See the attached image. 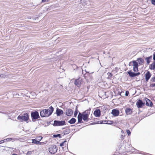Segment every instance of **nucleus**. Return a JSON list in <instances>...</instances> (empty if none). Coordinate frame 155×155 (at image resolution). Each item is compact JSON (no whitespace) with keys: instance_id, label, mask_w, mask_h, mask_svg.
I'll use <instances>...</instances> for the list:
<instances>
[{"instance_id":"ea45409f","label":"nucleus","mask_w":155,"mask_h":155,"mask_svg":"<svg viewBox=\"0 0 155 155\" xmlns=\"http://www.w3.org/2000/svg\"><path fill=\"white\" fill-rule=\"evenodd\" d=\"M108 74H109L108 75L110 77H111L113 75L111 73H108Z\"/></svg>"},{"instance_id":"37998d69","label":"nucleus","mask_w":155,"mask_h":155,"mask_svg":"<svg viewBox=\"0 0 155 155\" xmlns=\"http://www.w3.org/2000/svg\"><path fill=\"white\" fill-rule=\"evenodd\" d=\"M153 59L155 61V53L153 54Z\"/></svg>"},{"instance_id":"c9c22d12","label":"nucleus","mask_w":155,"mask_h":155,"mask_svg":"<svg viewBox=\"0 0 155 155\" xmlns=\"http://www.w3.org/2000/svg\"><path fill=\"white\" fill-rule=\"evenodd\" d=\"M32 153L31 151H28L26 154V155H30Z\"/></svg>"},{"instance_id":"e433bc0d","label":"nucleus","mask_w":155,"mask_h":155,"mask_svg":"<svg viewBox=\"0 0 155 155\" xmlns=\"http://www.w3.org/2000/svg\"><path fill=\"white\" fill-rule=\"evenodd\" d=\"M129 92L128 91H126L125 92V95L126 96H127L129 94Z\"/></svg>"},{"instance_id":"a19ab883","label":"nucleus","mask_w":155,"mask_h":155,"mask_svg":"<svg viewBox=\"0 0 155 155\" xmlns=\"http://www.w3.org/2000/svg\"><path fill=\"white\" fill-rule=\"evenodd\" d=\"M48 1L49 0H42V2H48Z\"/></svg>"},{"instance_id":"4468645a","label":"nucleus","mask_w":155,"mask_h":155,"mask_svg":"<svg viewBox=\"0 0 155 155\" xmlns=\"http://www.w3.org/2000/svg\"><path fill=\"white\" fill-rule=\"evenodd\" d=\"M73 113V110L71 109H67L66 111V114L67 116H70L72 115Z\"/></svg>"},{"instance_id":"9b49d317","label":"nucleus","mask_w":155,"mask_h":155,"mask_svg":"<svg viewBox=\"0 0 155 155\" xmlns=\"http://www.w3.org/2000/svg\"><path fill=\"white\" fill-rule=\"evenodd\" d=\"M82 82V79L79 78L75 80L74 84L75 85L78 87H80Z\"/></svg>"},{"instance_id":"5701e85b","label":"nucleus","mask_w":155,"mask_h":155,"mask_svg":"<svg viewBox=\"0 0 155 155\" xmlns=\"http://www.w3.org/2000/svg\"><path fill=\"white\" fill-rule=\"evenodd\" d=\"M132 62L133 64V67L138 68V64L136 61H132Z\"/></svg>"},{"instance_id":"393cba45","label":"nucleus","mask_w":155,"mask_h":155,"mask_svg":"<svg viewBox=\"0 0 155 155\" xmlns=\"http://www.w3.org/2000/svg\"><path fill=\"white\" fill-rule=\"evenodd\" d=\"M32 143L38 144L39 143V141H38L37 140L35 139H32Z\"/></svg>"},{"instance_id":"f03ea898","label":"nucleus","mask_w":155,"mask_h":155,"mask_svg":"<svg viewBox=\"0 0 155 155\" xmlns=\"http://www.w3.org/2000/svg\"><path fill=\"white\" fill-rule=\"evenodd\" d=\"M54 110V108L51 106L49 109H45L40 112V115L41 117H48L52 113Z\"/></svg>"},{"instance_id":"aec40b11","label":"nucleus","mask_w":155,"mask_h":155,"mask_svg":"<svg viewBox=\"0 0 155 155\" xmlns=\"http://www.w3.org/2000/svg\"><path fill=\"white\" fill-rule=\"evenodd\" d=\"M149 68L151 70H154L155 69V61L153 62L150 65Z\"/></svg>"},{"instance_id":"a18cd8bd","label":"nucleus","mask_w":155,"mask_h":155,"mask_svg":"<svg viewBox=\"0 0 155 155\" xmlns=\"http://www.w3.org/2000/svg\"><path fill=\"white\" fill-rule=\"evenodd\" d=\"M97 124L96 122H93L90 124V125H94Z\"/></svg>"},{"instance_id":"6ab92c4d","label":"nucleus","mask_w":155,"mask_h":155,"mask_svg":"<svg viewBox=\"0 0 155 155\" xmlns=\"http://www.w3.org/2000/svg\"><path fill=\"white\" fill-rule=\"evenodd\" d=\"M137 61H138L140 65H142L144 63V60L141 58H138L137 59Z\"/></svg>"},{"instance_id":"8fccbe9b","label":"nucleus","mask_w":155,"mask_h":155,"mask_svg":"<svg viewBox=\"0 0 155 155\" xmlns=\"http://www.w3.org/2000/svg\"><path fill=\"white\" fill-rule=\"evenodd\" d=\"M74 126L73 125H71V126Z\"/></svg>"},{"instance_id":"6e6552de","label":"nucleus","mask_w":155,"mask_h":155,"mask_svg":"<svg viewBox=\"0 0 155 155\" xmlns=\"http://www.w3.org/2000/svg\"><path fill=\"white\" fill-rule=\"evenodd\" d=\"M145 104V102H144L141 100L139 99L136 102V105L138 108H142Z\"/></svg>"},{"instance_id":"f3484780","label":"nucleus","mask_w":155,"mask_h":155,"mask_svg":"<svg viewBox=\"0 0 155 155\" xmlns=\"http://www.w3.org/2000/svg\"><path fill=\"white\" fill-rule=\"evenodd\" d=\"M152 58V56H150L149 57H146L145 59L146 61L147 64H149L150 63L151 60Z\"/></svg>"},{"instance_id":"39448f33","label":"nucleus","mask_w":155,"mask_h":155,"mask_svg":"<svg viewBox=\"0 0 155 155\" xmlns=\"http://www.w3.org/2000/svg\"><path fill=\"white\" fill-rule=\"evenodd\" d=\"M65 120H55L54 121V124H53L54 127L62 126L65 124Z\"/></svg>"},{"instance_id":"4be33fe9","label":"nucleus","mask_w":155,"mask_h":155,"mask_svg":"<svg viewBox=\"0 0 155 155\" xmlns=\"http://www.w3.org/2000/svg\"><path fill=\"white\" fill-rule=\"evenodd\" d=\"M70 132V129L69 128H67L65 130H64L63 131V134L64 135H66L69 134Z\"/></svg>"},{"instance_id":"ddd939ff","label":"nucleus","mask_w":155,"mask_h":155,"mask_svg":"<svg viewBox=\"0 0 155 155\" xmlns=\"http://www.w3.org/2000/svg\"><path fill=\"white\" fill-rule=\"evenodd\" d=\"M151 76V74L150 72L149 71H147L145 74V79L146 81H148L150 79Z\"/></svg>"},{"instance_id":"473e14b6","label":"nucleus","mask_w":155,"mask_h":155,"mask_svg":"<svg viewBox=\"0 0 155 155\" xmlns=\"http://www.w3.org/2000/svg\"><path fill=\"white\" fill-rule=\"evenodd\" d=\"M150 87H155V83L151 84L150 85Z\"/></svg>"},{"instance_id":"58836bf2","label":"nucleus","mask_w":155,"mask_h":155,"mask_svg":"<svg viewBox=\"0 0 155 155\" xmlns=\"http://www.w3.org/2000/svg\"><path fill=\"white\" fill-rule=\"evenodd\" d=\"M45 143L44 142H40V141L39 142V143H38V144H39V145H42L43 144H44Z\"/></svg>"},{"instance_id":"2eb2a0df","label":"nucleus","mask_w":155,"mask_h":155,"mask_svg":"<svg viewBox=\"0 0 155 155\" xmlns=\"http://www.w3.org/2000/svg\"><path fill=\"white\" fill-rule=\"evenodd\" d=\"M64 113L63 111L57 107L56 110V114L57 116H59L63 114Z\"/></svg>"},{"instance_id":"a211bd4d","label":"nucleus","mask_w":155,"mask_h":155,"mask_svg":"<svg viewBox=\"0 0 155 155\" xmlns=\"http://www.w3.org/2000/svg\"><path fill=\"white\" fill-rule=\"evenodd\" d=\"M16 140H17V139L15 138H8L4 139L5 142H6L10 141H11L13 142L15 141Z\"/></svg>"},{"instance_id":"1a4fd4ad","label":"nucleus","mask_w":155,"mask_h":155,"mask_svg":"<svg viewBox=\"0 0 155 155\" xmlns=\"http://www.w3.org/2000/svg\"><path fill=\"white\" fill-rule=\"evenodd\" d=\"M144 101L145 102V104L147 106L152 107L153 105V103L152 101L147 98H145L144 99Z\"/></svg>"},{"instance_id":"49530a36","label":"nucleus","mask_w":155,"mask_h":155,"mask_svg":"<svg viewBox=\"0 0 155 155\" xmlns=\"http://www.w3.org/2000/svg\"><path fill=\"white\" fill-rule=\"evenodd\" d=\"M85 71H86V73H88L92 74V73H93V72L90 73H89V72H87V71H86V70H85Z\"/></svg>"},{"instance_id":"3c124183","label":"nucleus","mask_w":155,"mask_h":155,"mask_svg":"<svg viewBox=\"0 0 155 155\" xmlns=\"http://www.w3.org/2000/svg\"><path fill=\"white\" fill-rule=\"evenodd\" d=\"M115 155V154H114V155Z\"/></svg>"},{"instance_id":"de8ad7c7","label":"nucleus","mask_w":155,"mask_h":155,"mask_svg":"<svg viewBox=\"0 0 155 155\" xmlns=\"http://www.w3.org/2000/svg\"><path fill=\"white\" fill-rule=\"evenodd\" d=\"M132 62H130V63H129V66H130V64H131L132 63Z\"/></svg>"},{"instance_id":"9d476101","label":"nucleus","mask_w":155,"mask_h":155,"mask_svg":"<svg viewBox=\"0 0 155 155\" xmlns=\"http://www.w3.org/2000/svg\"><path fill=\"white\" fill-rule=\"evenodd\" d=\"M111 113L114 117H117L119 115L120 111L117 109H114L112 110Z\"/></svg>"},{"instance_id":"79ce46f5","label":"nucleus","mask_w":155,"mask_h":155,"mask_svg":"<svg viewBox=\"0 0 155 155\" xmlns=\"http://www.w3.org/2000/svg\"><path fill=\"white\" fill-rule=\"evenodd\" d=\"M4 140H2L1 141H0V144L3 143H4Z\"/></svg>"},{"instance_id":"7ed1b4c3","label":"nucleus","mask_w":155,"mask_h":155,"mask_svg":"<svg viewBox=\"0 0 155 155\" xmlns=\"http://www.w3.org/2000/svg\"><path fill=\"white\" fill-rule=\"evenodd\" d=\"M17 119L21 122L26 121L29 119V115L27 113L21 114L18 116Z\"/></svg>"},{"instance_id":"f257e3e1","label":"nucleus","mask_w":155,"mask_h":155,"mask_svg":"<svg viewBox=\"0 0 155 155\" xmlns=\"http://www.w3.org/2000/svg\"><path fill=\"white\" fill-rule=\"evenodd\" d=\"M91 109L89 108L87 110L84 111L82 113L79 112L78 116V123H83L82 121L83 119L84 121H88L89 120L88 118L90 114Z\"/></svg>"},{"instance_id":"f704fd0d","label":"nucleus","mask_w":155,"mask_h":155,"mask_svg":"<svg viewBox=\"0 0 155 155\" xmlns=\"http://www.w3.org/2000/svg\"><path fill=\"white\" fill-rule=\"evenodd\" d=\"M38 141H39V142L42 139V137H41V136H39L38 137Z\"/></svg>"},{"instance_id":"c756f323","label":"nucleus","mask_w":155,"mask_h":155,"mask_svg":"<svg viewBox=\"0 0 155 155\" xmlns=\"http://www.w3.org/2000/svg\"><path fill=\"white\" fill-rule=\"evenodd\" d=\"M126 132L128 136H130L131 134V132L129 130H126Z\"/></svg>"},{"instance_id":"20e7f679","label":"nucleus","mask_w":155,"mask_h":155,"mask_svg":"<svg viewBox=\"0 0 155 155\" xmlns=\"http://www.w3.org/2000/svg\"><path fill=\"white\" fill-rule=\"evenodd\" d=\"M133 71L135 72H134L131 71L130 70L127 72L129 76L130 77H134L136 76H138L140 74V73L138 72L137 73H135L138 71V68L133 67Z\"/></svg>"},{"instance_id":"2f4dec72","label":"nucleus","mask_w":155,"mask_h":155,"mask_svg":"<svg viewBox=\"0 0 155 155\" xmlns=\"http://www.w3.org/2000/svg\"><path fill=\"white\" fill-rule=\"evenodd\" d=\"M150 81L152 82H155V77L152 78Z\"/></svg>"},{"instance_id":"dca6fc26","label":"nucleus","mask_w":155,"mask_h":155,"mask_svg":"<svg viewBox=\"0 0 155 155\" xmlns=\"http://www.w3.org/2000/svg\"><path fill=\"white\" fill-rule=\"evenodd\" d=\"M125 112L127 115L133 113L132 109L130 108L127 107L125 109Z\"/></svg>"},{"instance_id":"4c0bfd02","label":"nucleus","mask_w":155,"mask_h":155,"mask_svg":"<svg viewBox=\"0 0 155 155\" xmlns=\"http://www.w3.org/2000/svg\"><path fill=\"white\" fill-rule=\"evenodd\" d=\"M140 153V154H143V155H147L148 154V153H145V152H143V153Z\"/></svg>"},{"instance_id":"bb28decb","label":"nucleus","mask_w":155,"mask_h":155,"mask_svg":"<svg viewBox=\"0 0 155 155\" xmlns=\"http://www.w3.org/2000/svg\"><path fill=\"white\" fill-rule=\"evenodd\" d=\"M7 75L6 74H0V77L2 78H5V77H7Z\"/></svg>"},{"instance_id":"7c9ffc66","label":"nucleus","mask_w":155,"mask_h":155,"mask_svg":"<svg viewBox=\"0 0 155 155\" xmlns=\"http://www.w3.org/2000/svg\"><path fill=\"white\" fill-rule=\"evenodd\" d=\"M96 123L97 124H102L103 123V120L98 121L96 122Z\"/></svg>"},{"instance_id":"0eeeda50","label":"nucleus","mask_w":155,"mask_h":155,"mask_svg":"<svg viewBox=\"0 0 155 155\" xmlns=\"http://www.w3.org/2000/svg\"><path fill=\"white\" fill-rule=\"evenodd\" d=\"M58 150L57 146L55 145H52L50 146L49 148V153L51 154H54L57 152Z\"/></svg>"},{"instance_id":"cd10ccee","label":"nucleus","mask_w":155,"mask_h":155,"mask_svg":"<svg viewBox=\"0 0 155 155\" xmlns=\"http://www.w3.org/2000/svg\"><path fill=\"white\" fill-rule=\"evenodd\" d=\"M67 142V141L66 140H65L64 142H62V143H61L60 145L61 146H63L64 145V144L65 143V144H66V143Z\"/></svg>"},{"instance_id":"b1692460","label":"nucleus","mask_w":155,"mask_h":155,"mask_svg":"<svg viewBox=\"0 0 155 155\" xmlns=\"http://www.w3.org/2000/svg\"><path fill=\"white\" fill-rule=\"evenodd\" d=\"M78 106H76L75 107V109L74 114V117H76L77 114H78Z\"/></svg>"},{"instance_id":"412c9836","label":"nucleus","mask_w":155,"mask_h":155,"mask_svg":"<svg viewBox=\"0 0 155 155\" xmlns=\"http://www.w3.org/2000/svg\"><path fill=\"white\" fill-rule=\"evenodd\" d=\"M76 120L75 118H72L68 122L70 124H73L75 123Z\"/></svg>"},{"instance_id":"f8f14e48","label":"nucleus","mask_w":155,"mask_h":155,"mask_svg":"<svg viewBox=\"0 0 155 155\" xmlns=\"http://www.w3.org/2000/svg\"><path fill=\"white\" fill-rule=\"evenodd\" d=\"M93 114L96 117H99L101 114V111L99 109H97L95 110L93 113Z\"/></svg>"},{"instance_id":"c03bdc74","label":"nucleus","mask_w":155,"mask_h":155,"mask_svg":"<svg viewBox=\"0 0 155 155\" xmlns=\"http://www.w3.org/2000/svg\"><path fill=\"white\" fill-rule=\"evenodd\" d=\"M113 123H111V122H108L107 123H106V124H113Z\"/></svg>"},{"instance_id":"c85d7f7f","label":"nucleus","mask_w":155,"mask_h":155,"mask_svg":"<svg viewBox=\"0 0 155 155\" xmlns=\"http://www.w3.org/2000/svg\"><path fill=\"white\" fill-rule=\"evenodd\" d=\"M103 123H105L106 124V123H107L108 122H111V123H113V121H111V120H103Z\"/></svg>"},{"instance_id":"423d86ee","label":"nucleus","mask_w":155,"mask_h":155,"mask_svg":"<svg viewBox=\"0 0 155 155\" xmlns=\"http://www.w3.org/2000/svg\"><path fill=\"white\" fill-rule=\"evenodd\" d=\"M31 117L32 121L34 122L35 120L40 118L39 113L37 111L32 112L31 113Z\"/></svg>"},{"instance_id":"09e8293b","label":"nucleus","mask_w":155,"mask_h":155,"mask_svg":"<svg viewBox=\"0 0 155 155\" xmlns=\"http://www.w3.org/2000/svg\"><path fill=\"white\" fill-rule=\"evenodd\" d=\"M12 155H18V154L15 153H13Z\"/></svg>"},{"instance_id":"72a5a7b5","label":"nucleus","mask_w":155,"mask_h":155,"mask_svg":"<svg viewBox=\"0 0 155 155\" xmlns=\"http://www.w3.org/2000/svg\"><path fill=\"white\" fill-rule=\"evenodd\" d=\"M151 2L153 5H155V0H151Z\"/></svg>"},{"instance_id":"a878e982","label":"nucleus","mask_w":155,"mask_h":155,"mask_svg":"<svg viewBox=\"0 0 155 155\" xmlns=\"http://www.w3.org/2000/svg\"><path fill=\"white\" fill-rule=\"evenodd\" d=\"M53 137L55 138H56L57 137H59L60 138H61V135L60 134H54L53 135Z\"/></svg>"}]
</instances>
